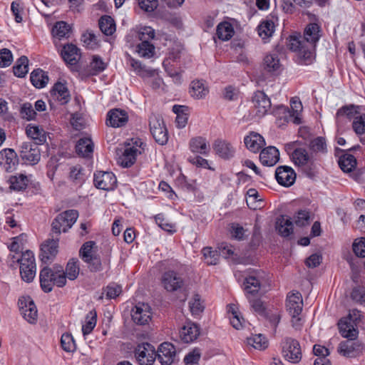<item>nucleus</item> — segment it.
Returning <instances> with one entry per match:
<instances>
[{"label": "nucleus", "mask_w": 365, "mask_h": 365, "mask_svg": "<svg viewBox=\"0 0 365 365\" xmlns=\"http://www.w3.org/2000/svg\"><path fill=\"white\" fill-rule=\"evenodd\" d=\"M39 281L41 288L45 293L51 292L53 286L63 287L67 282L63 267L58 264H55L52 267L48 264L43 267L40 271Z\"/></svg>", "instance_id": "nucleus-1"}, {"label": "nucleus", "mask_w": 365, "mask_h": 365, "mask_svg": "<svg viewBox=\"0 0 365 365\" xmlns=\"http://www.w3.org/2000/svg\"><path fill=\"white\" fill-rule=\"evenodd\" d=\"M269 277L265 272L253 269L245 278V290L247 294H253L269 286Z\"/></svg>", "instance_id": "nucleus-2"}, {"label": "nucleus", "mask_w": 365, "mask_h": 365, "mask_svg": "<svg viewBox=\"0 0 365 365\" xmlns=\"http://www.w3.org/2000/svg\"><path fill=\"white\" fill-rule=\"evenodd\" d=\"M78 217V212L76 210H68L58 214L51 223L52 232L60 235L66 232L72 227Z\"/></svg>", "instance_id": "nucleus-3"}, {"label": "nucleus", "mask_w": 365, "mask_h": 365, "mask_svg": "<svg viewBox=\"0 0 365 365\" xmlns=\"http://www.w3.org/2000/svg\"><path fill=\"white\" fill-rule=\"evenodd\" d=\"M287 310L292 316V323L296 329L302 327L301 318L299 317L303 308L302 294L299 292L288 294L286 302Z\"/></svg>", "instance_id": "nucleus-4"}, {"label": "nucleus", "mask_w": 365, "mask_h": 365, "mask_svg": "<svg viewBox=\"0 0 365 365\" xmlns=\"http://www.w3.org/2000/svg\"><path fill=\"white\" fill-rule=\"evenodd\" d=\"M17 262L20 264L21 279L29 283L32 282L36 271L34 253L30 250L22 252L21 258L18 259Z\"/></svg>", "instance_id": "nucleus-5"}, {"label": "nucleus", "mask_w": 365, "mask_h": 365, "mask_svg": "<svg viewBox=\"0 0 365 365\" xmlns=\"http://www.w3.org/2000/svg\"><path fill=\"white\" fill-rule=\"evenodd\" d=\"M149 127L155 142L160 145H165L168 141V132L163 118L152 114L149 118Z\"/></svg>", "instance_id": "nucleus-6"}, {"label": "nucleus", "mask_w": 365, "mask_h": 365, "mask_svg": "<svg viewBox=\"0 0 365 365\" xmlns=\"http://www.w3.org/2000/svg\"><path fill=\"white\" fill-rule=\"evenodd\" d=\"M190 148L192 155L188 157L187 160L197 168H205V159L199 154L205 153V139L202 137L192 138L190 141Z\"/></svg>", "instance_id": "nucleus-7"}, {"label": "nucleus", "mask_w": 365, "mask_h": 365, "mask_svg": "<svg viewBox=\"0 0 365 365\" xmlns=\"http://www.w3.org/2000/svg\"><path fill=\"white\" fill-rule=\"evenodd\" d=\"M134 354L140 365H153L156 359L155 349L148 342L139 344Z\"/></svg>", "instance_id": "nucleus-8"}, {"label": "nucleus", "mask_w": 365, "mask_h": 365, "mask_svg": "<svg viewBox=\"0 0 365 365\" xmlns=\"http://www.w3.org/2000/svg\"><path fill=\"white\" fill-rule=\"evenodd\" d=\"M19 155L22 160L31 165H36L41 160V150L37 144L32 141L21 143Z\"/></svg>", "instance_id": "nucleus-9"}, {"label": "nucleus", "mask_w": 365, "mask_h": 365, "mask_svg": "<svg viewBox=\"0 0 365 365\" xmlns=\"http://www.w3.org/2000/svg\"><path fill=\"white\" fill-rule=\"evenodd\" d=\"M282 354L284 359L292 363H298L302 359L301 346L298 341L286 338L282 342Z\"/></svg>", "instance_id": "nucleus-10"}, {"label": "nucleus", "mask_w": 365, "mask_h": 365, "mask_svg": "<svg viewBox=\"0 0 365 365\" xmlns=\"http://www.w3.org/2000/svg\"><path fill=\"white\" fill-rule=\"evenodd\" d=\"M58 238L48 239L41 246L39 258L43 264H49L55 259L58 252Z\"/></svg>", "instance_id": "nucleus-11"}, {"label": "nucleus", "mask_w": 365, "mask_h": 365, "mask_svg": "<svg viewBox=\"0 0 365 365\" xmlns=\"http://www.w3.org/2000/svg\"><path fill=\"white\" fill-rule=\"evenodd\" d=\"M93 182L98 189L108 191L115 189L117 179L112 172L97 171L94 173Z\"/></svg>", "instance_id": "nucleus-12"}, {"label": "nucleus", "mask_w": 365, "mask_h": 365, "mask_svg": "<svg viewBox=\"0 0 365 365\" xmlns=\"http://www.w3.org/2000/svg\"><path fill=\"white\" fill-rule=\"evenodd\" d=\"M161 284L166 291L173 292L180 289L184 285V281L178 273L168 270L162 274Z\"/></svg>", "instance_id": "nucleus-13"}, {"label": "nucleus", "mask_w": 365, "mask_h": 365, "mask_svg": "<svg viewBox=\"0 0 365 365\" xmlns=\"http://www.w3.org/2000/svg\"><path fill=\"white\" fill-rule=\"evenodd\" d=\"M212 148L216 155L223 160H230L234 158L236 149L235 146L228 140L222 138L216 139Z\"/></svg>", "instance_id": "nucleus-14"}, {"label": "nucleus", "mask_w": 365, "mask_h": 365, "mask_svg": "<svg viewBox=\"0 0 365 365\" xmlns=\"http://www.w3.org/2000/svg\"><path fill=\"white\" fill-rule=\"evenodd\" d=\"M19 307L24 318L31 324H34L37 319V309L32 299L27 297L19 298Z\"/></svg>", "instance_id": "nucleus-15"}, {"label": "nucleus", "mask_w": 365, "mask_h": 365, "mask_svg": "<svg viewBox=\"0 0 365 365\" xmlns=\"http://www.w3.org/2000/svg\"><path fill=\"white\" fill-rule=\"evenodd\" d=\"M252 103L256 111V115L259 118L268 113L272 107L269 98L263 91H260L254 93Z\"/></svg>", "instance_id": "nucleus-16"}, {"label": "nucleus", "mask_w": 365, "mask_h": 365, "mask_svg": "<svg viewBox=\"0 0 365 365\" xmlns=\"http://www.w3.org/2000/svg\"><path fill=\"white\" fill-rule=\"evenodd\" d=\"M359 107L354 105L345 106L339 109L336 114V123L339 130L342 125L359 115Z\"/></svg>", "instance_id": "nucleus-17"}, {"label": "nucleus", "mask_w": 365, "mask_h": 365, "mask_svg": "<svg viewBox=\"0 0 365 365\" xmlns=\"http://www.w3.org/2000/svg\"><path fill=\"white\" fill-rule=\"evenodd\" d=\"M150 307L145 303H138L131 311L132 320L138 325H145L151 320Z\"/></svg>", "instance_id": "nucleus-18"}, {"label": "nucleus", "mask_w": 365, "mask_h": 365, "mask_svg": "<svg viewBox=\"0 0 365 365\" xmlns=\"http://www.w3.org/2000/svg\"><path fill=\"white\" fill-rule=\"evenodd\" d=\"M176 357V349L170 342L162 343L156 351V359L161 365H171Z\"/></svg>", "instance_id": "nucleus-19"}, {"label": "nucleus", "mask_w": 365, "mask_h": 365, "mask_svg": "<svg viewBox=\"0 0 365 365\" xmlns=\"http://www.w3.org/2000/svg\"><path fill=\"white\" fill-rule=\"evenodd\" d=\"M0 165L6 172L16 169L19 158L14 149L5 148L0 151Z\"/></svg>", "instance_id": "nucleus-20"}, {"label": "nucleus", "mask_w": 365, "mask_h": 365, "mask_svg": "<svg viewBox=\"0 0 365 365\" xmlns=\"http://www.w3.org/2000/svg\"><path fill=\"white\" fill-rule=\"evenodd\" d=\"M275 178L281 185L289 187L295 182L296 173L291 167L279 166L276 170Z\"/></svg>", "instance_id": "nucleus-21"}, {"label": "nucleus", "mask_w": 365, "mask_h": 365, "mask_svg": "<svg viewBox=\"0 0 365 365\" xmlns=\"http://www.w3.org/2000/svg\"><path fill=\"white\" fill-rule=\"evenodd\" d=\"M128 120V115L125 110L115 108L108 113L106 124L113 128H119L124 126Z\"/></svg>", "instance_id": "nucleus-22"}, {"label": "nucleus", "mask_w": 365, "mask_h": 365, "mask_svg": "<svg viewBox=\"0 0 365 365\" xmlns=\"http://www.w3.org/2000/svg\"><path fill=\"white\" fill-rule=\"evenodd\" d=\"M140 154V150L135 146L125 145L124 150L119 156L118 163L123 168H130L135 163L137 156Z\"/></svg>", "instance_id": "nucleus-23"}, {"label": "nucleus", "mask_w": 365, "mask_h": 365, "mask_svg": "<svg viewBox=\"0 0 365 365\" xmlns=\"http://www.w3.org/2000/svg\"><path fill=\"white\" fill-rule=\"evenodd\" d=\"M200 335V329L198 326L192 322H187L179 331L180 339L185 343L194 341Z\"/></svg>", "instance_id": "nucleus-24"}, {"label": "nucleus", "mask_w": 365, "mask_h": 365, "mask_svg": "<svg viewBox=\"0 0 365 365\" xmlns=\"http://www.w3.org/2000/svg\"><path fill=\"white\" fill-rule=\"evenodd\" d=\"M51 96L61 105H66L71 100L69 91L66 84L58 81L50 91Z\"/></svg>", "instance_id": "nucleus-25"}, {"label": "nucleus", "mask_w": 365, "mask_h": 365, "mask_svg": "<svg viewBox=\"0 0 365 365\" xmlns=\"http://www.w3.org/2000/svg\"><path fill=\"white\" fill-rule=\"evenodd\" d=\"M61 55L63 59L71 66L76 65L81 57L80 49L73 43L64 45Z\"/></svg>", "instance_id": "nucleus-26"}, {"label": "nucleus", "mask_w": 365, "mask_h": 365, "mask_svg": "<svg viewBox=\"0 0 365 365\" xmlns=\"http://www.w3.org/2000/svg\"><path fill=\"white\" fill-rule=\"evenodd\" d=\"M259 160L263 165L274 166L279 160V152L274 146L267 147L261 151Z\"/></svg>", "instance_id": "nucleus-27"}, {"label": "nucleus", "mask_w": 365, "mask_h": 365, "mask_svg": "<svg viewBox=\"0 0 365 365\" xmlns=\"http://www.w3.org/2000/svg\"><path fill=\"white\" fill-rule=\"evenodd\" d=\"M356 325L351 322L348 318H342L338 322L339 332L344 338L353 340L356 338L358 331L355 328Z\"/></svg>", "instance_id": "nucleus-28"}, {"label": "nucleus", "mask_w": 365, "mask_h": 365, "mask_svg": "<svg viewBox=\"0 0 365 365\" xmlns=\"http://www.w3.org/2000/svg\"><path fill=\"white\" fill-rule=\"evenodd\" d=\"M244 143L247 148L253 153H257L265 145L263 137L255 132L245 136Z\"/></svg>", "instance_id": "nucleus-29"}, {"label": "nucleus", "mask_w": 365, "mask_h": 365, "mask_svg": "<svg viewBox=\"0 0 365 365\" xmlns=\"http://www.w3.org/2000/svg\"><path fill=\"white\" fill-rule=\"evenodd\" d=\"M276 230L283 237H288L293 234V223L291 219L285 215L279 216L276 221Z\"/></svg>", "instance_id": "nucleus-30"}, {"label": "nucleus", "mask_w": 365, "mask_h": 365, "mask_svg": "<svg viewBox=\"0 0 365 365\" xmlns=\"http://www.w3.org/2000/svg\"><path fill=\"white\" fill-rule=\"evenodd\" d=\"M26 133L28 137L35 140L34 143H36L38 146L43 144L46 141V133L45 130L38 125L29 124L26 127Z\"/></svg>", "instance_id": "nucleus-31"}, {"label": "nucleus", "mask_w": 365, "mask_h": 365, "mask_svg": "<svg viewBox=\"0 0 365 365\" xmlns=\"http://www.w3.org/2000/svg\"><path fill=\"white\" fill-rule=\"evenodd\" d=\"M30 80L34 87L42 88L48 83V76L42 69L36 68L31 73Z\"/></svg>", "instance_id": "nucleus-32"}, {"label": "nucleus", "mask_w": 365, "mask_h": 365, "mask_svg": "<svg viewBox=\"0 0 365 365\" xmlns=\"http://www.w3.org/2000/svg\"><path fill=\"white\" fill-rule=\"evenodd\" d=\"M76 151L83 157H89L93 152V143L91 138H80L76 145Z\"/></svg>", "instance_id": "nucleus-33"}, {"label": "nucleus", "mask_w": 365, "mask_h": 365, "mask_svg": "<svg viewBox=\"0 0 365 365\" xmlns=\"http://www.w3.org/2000/svg\"><path fill=\"white\" fill-rule=\"evenodd\" d=\"M80 272L79 260L77 258L70 259L66 266L64 274L66 279L75 280L78 277Z\"/></svg>", "instance_id": "nucleus-34"}, {"label": "nucleus", "mask_w": 365, "mask_h": 365, "mask_svg": "<svg viewBox=\"0 0 365 365\" xmlns=\"http://www.w3.org/2000/svg\"><path fill=\"white\" fill-rule=\"evenodd\" d=\"M314 45L307 43L298 52L299 63L304 65L312 63L314 58L313 52Z\"/></svg>", "instance_id": "nucleus-35"}, {"label": "nucleus", "mask_w": 365, "mask_h": 365, "mask_svg": "<svg viewBox=\"0 0 365 365\" xmlns=\"http://www.w3.org/2000/svg\"><path fill=\"white\" fill-rule=\"evenodd\" d=\"M319 27L317 24H310L304 31V41L307 43L314 45L319 38Z\"/></svg>", "instance_id": "nucleus-36"}, {"label": "nucleus", "mask_w": 365, "mask_h": 365, "mask_svg": "<svg viewBox=\"0 0 365 365\" xmlns=\"http://www.w3.org/2000/svg\"><path fill=\"white\" fill-rule=\"evenodd\" d=\"M28 71L29 59L26 56H21L13 67L14 74L19 78H24Z\"/></svg>", "instance_id": "nucleus-37"}, {"label": "nucleus", "mask_w": 365, "mask_h": 365, "mask_svg": "<svg viewBox=\"0 0 365 365\" xmlns=\"http://www.w3.org/2000/svg\"><path fill=\"white\" fill-rule=\"evenodd\" d=\"M264 69L267 72H277L280 70L281 63L277 54L267 55L264 58Z\"/></svg>", "instance_id": "nucleus-38"}, {"label": "nucleus", "mask_w": 365, "mask_h": 365, "mask_svg": "<svg viewBox=\"0 0 365 365\" xmlns=\"http://www.w3.org/2000/svg\"><path fill=\"white\" fill-rule=\"evenodd\" d=\"M98 24L101 31L106 36L112 35L115 31L114 20L110 16L105 15L101 17Z\"/></svg>", "instance_id": "nucleus-39"}, {"label": "nucleus", "mask_w": 365, "mask_h": 365, "mask_svg": "<svg viewBox=\"0 0 365 365\" xmlns=\"http://www.w3.org/2000/svg\"><path fill=\"white\" fill-rule=\"evenodd\" d=\"M10 189L15 191H21L26 188L28 179L24 175L11 176L8 180Z\"/></svg>", "instance_id": "nucleus-40"}, {"label": "nucleus", "mask_w": 365, "mask_h": 365, "mask_svg": "<svg viewBox=\"0 0 365 365\" xmlns=\"http://www.w3.org/2000/svg\"><path fill=\"white\" fill-rule=\"evenodd\" d=\"M339 165L344 172L350 173L355 168L356 160L354 155L345 154L340 157Z\"/></svg>", "instance_id": "nucleus-41"}, {"label": "nucleus", "mask_w": 365, "mask_h": 365, "mask_svg": "<svg viewBox=\"0 0 365 365\" xmlns=\"http://www.w3.org/2000/svg\"><path fill=\"white\" fill-rule=\"evenodd\" d=\"M259 36L263 39H267L271 37L274 31V24L271 20L262 21L257 27Z\"/></svg>", "instance_id": "nucleus-42"}, {"label": "nucleus", "mask_w": 365, "mask_h": 365, "mask_svg": "<svg viewBox=\"0 0 365 365\" xmlns=\"http://www.w3.org/2000/svg\"><path fill=\"white\" fill-rule=\"evenodd\" d=\"M359 346L351 341H345L339 344L338 351L346 357H354Z\"/></svg>", "instance_id": "nucleus-43"}, {"label": "nucleus", "mask_w": 365, "mask_h": 365, "mask_svg": "<svg viewBox=\"0 0 365 365\" xmlns=\"http://www.w3.org/2000/svg\"><path fill=\"white\" fill-rule=\"evenodd\" d=\"M96 247V243L94 241H87L83 244L79 250V257L83 262L91 260V257L95 256L93 248Z\"/></svg>", "instance_id": "nucleus-44"}, {"label": "nucleus", "mask_w": 365, "mask_h": 365, "mask_svg": "<svg viewBox=\"0 0 365 365\" xmlns=\"http://www.w3.org/2000/svg\"><path fill=\"white\" fill-rule=\"evenodd\" d=\"M217 34L220 39L227 41L234 35V29L228 22H223L220 24L217 28Z\"/></svg>", "instance_id": "nucleus-45"}, {"label": "nucleus", "mask_w": 365, "mask_h": 365, "mask_svg": "<svg viewBox=\"0 0 365 365\" xmlns=\"http://www.w3.org/2000/svg\"><path fill=\"white\" fill-rule=\"evenodd\" d=\"M89 68L90 69L88 74L89 76H96L103 71L106 69V66L101 57L95 55L93 56L92 61L89 65Z\"/></svg>", "instance_id": "nucleus-46"}, {"label": "nucleus", "mask_w": 365, "mask_h": 365, "mask_svg": "<svg viewBox=\"0 0 365 365\" xmlns=\"http://www.w3.org/2000/svg\"><path fill=\"white\" fill-rule=\"evenodd\" d=\"M71 31L70 26L65 21L56 22L52 29V34L59 39L68 38Z\"/></svg>", "instance_id": "nucleus-47"}, {"label": "nucleus", "mask_w": 365, "mask_h": 365, "mask_svg": "<svg viewBox=\"0 0 365 365\" xmlns=\"http://www.w3.org/2000/svg\"><path fill=\"white\" fill-rule=\"evenodd\" d=\"M137 52L140 57L150 58L155 54V46L150 42H140L137 46Z\"/></svg>", "instance_id": "nucleus-48"}, {"label": "nucleus", "mask_w": 365, "mask_h": 365, "mask_svg": "<svg viewBox=\"0 0 365 365\" xmlns=\"http://www.w3.org/2000/svg\"><path fill=\"white\" fill-rule=\"evenodd\" d=\"M205 91L203 81L194 80L191 82L190 88V93L192 97L200 99L203 98Z\"/></svg>", "instance_id": "nucleus-49"}, {"label": "nucleus", "mask_w": 365, "mask_h": 365, "mask_svg": "<svg viewBox=\"0 0 365 365\" xmlns=\"http://www.w3.org/2000/svg\"><path fill=\"white\" fill-rule=\"evenodd\" d=\"M96 312L95 311H91L86 315L85 324L82 326V332L84 336L89 334L96 327Z\"/></svg>", "instance_id": "nucleus-50"}, {"label": "nucleus", "mask_w": 365, "mask_h": 365, "mask_svg": "<svg viewBox=\"0 0 365 365\" xmlns=\"http://www.w3.org/2000/svg\"><path fill=\"white\" fill-rule=\"evenodd\" d=\"M292 159L296 165L302 166L308 163L309 157L305 149L297 148L292 153Z\"/></svg>", "instance_id": "nucleus-51"}, {"label": "nucleus", "mask_w": 365, "mask_h": 365, "mask_svg": "<svg viewBox=\"0 0 365 365\" xmlns=\"http://www.w3.org/2000/svg\"><path fill=\"white\" fill-rule=\"evenodd\" d=\"M62 349L67 352H73L76 349V343L71 334L64 333L61 338Z\"/></svg>", "instance_id": "nucleus-52"}, {"label": "nucleus", "mask_w": 365, "mask_h": 365, "mask_svg": "<svg viewBox=\"0 0 365 365\" xmlns=\"http://www.w3.org/2000/svg\"><path fill=\"white\" fill-rule=\"evenodd\" d=\"M261 201L259 193L256 189L250 188L247 192L246 202L247 206L252 210L258 208L257 203Z\"/></svg>", "instance_id": "nucleus-53"}, {"label": "nucleus", "mask_w": 365, "mask_h": 365, "mask_svg": "<svg viewBox=\"0 0 365 365\" xmlns=\"http://www.w3.org/2000/svg\"><path fill=\"white\" fill-rule=\"evenodd\" d=\"M309 148L315 153H326L327 152V143L325 138L323 137H317L311 140Z\"/></svg>", "instance_id": "nucleus-54"}, {"label": "nucleus", "mask_w": 365, "mask_h": 365, "mask_svg": "<svg viewBox=\"0 0 365 365\" xmlns=\"http://www.w3.org/2000/svg\"><path fill=\"white\" fill-rule=\"evenodd\" d=\"M310 212L307 210H299L294 215V220L297 226L304 227L309 223Z\"/></svg>", "instance_id": "nucleus-55"}, {"label": "nucleus", "mask_w": 365, "mask_h": 365, "mask_svg": "<svg viewBox=\"0 0 365 365\" xmlns=\"http://www.w3.org/2000/svg\"><path fill=\"white\" fill-rule=\"evenodd\" d=\"M247 342L257 349H264L267 346L266 338L262 334H255L248 338Z\"/></svg>", "instance_id": "nucleus-56"}, {"label": "nucleus", "mask_w": 365, "mask_h": 365, "mask_svg": "<svg viewBox=\"0 0 365 365\" xmlns=\"http://www.w3.org/2000/svg\"><path fill=\"white\" fill-rule=\"evenodd\" d=\"M20 115L22 118L27 120H31L35 119L36 113V110L33 108L31 103H24L21 106Z\"/></svg>", "instance_id": "nucleus-57"}, {"label": "nucleus", "mask_w": 365, "mask_h": 365, "mask_svg": "<svg viewBox=\"0 0 365 365\" xmlns=\"http://www.w3.org/2000/svg\"><path fill=\"white\" fill-rule=\"evenodd\" d=\"M138 38L141 42H150L155 38V30L150 26L142 27L138 32Z\"/></svg>", "instance_id": "nucleus-58"}, {"label": "nucleus", "mask_w": 365, "mask_h": 365, "mask_svg": "<svg viewBox=\"0 0 365 365\" xmlns=\"http://www.w3.org/2000/svg\"><path fill=\"white\" fill-rule=\"evenodd\" d=\"M304 44H306V42L304 39H301V37L291 36L288 39L287 46L291 51L298 53Z\"/></svg>", "instance_id": "nucleus-59"}, {"label": "nucleus", "mask_w": 365, "mask_h": 365, "mask_svg": "<svg viewBox=\"0 0 365 365\" xmlns=\"http://www.w3.org/2000/svg\"><path fill=\"white\" fill-rule=\"evenodd\" d=\"M352 127L356 134L365 133V113L355 118L352 123Z\"/></svg>", "instance_id": "nucleus-60"}, {"label": "nucleus", "mask_w": 365, "mask_h": 365, "mask_svg": "<svg viewBox=\"0 0 365 365\" xmlns=\"http://www.w3.org/2000/svg\"><path fill=\"white\" fill-rule=\"evenodd\" d=\"M230 232L232 237L237 240H242L247 236V230L238 223H232L231 225Z\"/></svg>", "instance_id": "nucleus-61"}, {"label": "nucleus", "mask_w": 365, "mask_h": 365, "mask_svg": "<svg viewBox=\"0 0 365 365\" xmlns=\"http://www.w3.org/2000/svg\"><path fill=\"white\" fill-rule=\"evenodd\" d=\"M354 254L360 257H365V238L355 240L352 245Z\"/></svg>", "instance_id": "nucleus-62"}, {"label": "nucleus", "mask_w": 365, "mask_h": 365, "mask_svg": "<svg viewBox=\"0 0 365 365\" xmlns=\"http://www.w3.org/2000/svg\"><path fill=\"white\" fill-rule=\"evenodd\" d=\"M351 299L357 303H365V288L364 287H356L351 293Z\"/></svg>", "instance_id": "nucleus-63"}, {"label": "nucleus", "mask_w": 365, "mask_h": 365, "mask_svg": "<svg viewBox=\"0 0 365 365\" xmlns=\"http://www.w3.org/2000/svg\"><path fill=\"white\" fill-rule=\"evenodd\" d=\"M200 354L197 349L189 352L184 358L185 365H199Z\"/></svg>", "instance_id": "nucleus-64"}]
</instances>
